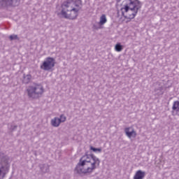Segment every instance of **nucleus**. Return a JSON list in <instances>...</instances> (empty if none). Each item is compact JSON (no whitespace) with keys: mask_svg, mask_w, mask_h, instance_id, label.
Masks as SVG:
<instances>
[{"mask_svg":"<svg viewBox=\"0 0 179 179\" xmlns=\"http://www.w3.org/2000/svg\"><path fill=\"white\" fill-rule=\"evenodd\" d=\"M66 121V116L65 115H60L59 117H55L52 118L50 121V124L52 127H55V128H58L59 125H61L62 122H65Z\"/></svg>","mask_w":179,"mask_h":179,"instance_id":"nucleus-7","label":"nucleus"},{"mask_svg":"<svg viewBox=\"0 0 179 179\" xmlns=\"http://www.w3.org/2000/svg\"><path fill=\"white\" fill-rule=\"evenodd\" d=\"M142 8V3L138 0H127L120 8V12L126 19H134L138 11Z\"/></svg>","mask_w":179,"mask_h":179,"instance_id":"nucleus-2","label":"nucleus"},{"mask_svg":"<svg viewBox=\"0 0 179 179\" xmlns=\"http://www.w3.org/2000/svg\"><path fill=\"white\" fill-rule=\"evenodd\" d=\"M40 167L42 173H48L49 171L48 165L47 164L41 165Z\"/></svg>","mask_w":179,"mask_h":179,"instance_id":"nucleus-16","label":"nucleus"},{"mask_svg":"<svg viewBox=\"0 0 179 179\" xmlns=\"http://www.w3.org/2000/svg\"><path fill=\"white\" fill-rule=\"evenodd\" d=\"M54 66H55V59L52 57H47L41 65V69L51 71Z\"/></svg>","mask_w":179,"mask_h":179,"instance_id":"nucleus-6","label":"nucleus"},{"mask_svg":"<svg viewBox=\"0 0 179 179\" xmlns=\"http://www.w3.org/2000/svg\"><path fill=\"white\" fill-rule=\"evenodd\" d=\"M123 47L121 43H118L115 46V50L117 52H121V50H123Z\"/></svg>","mask_w":179,"mask_h":179,"instance_id":"nucleus-14","label":"nucleus"},{"mask_svg":"<svg viewBox=\"0 0 179 179\" xmlns=\"http://www.w3.org/2000/svg\"><path fill=\"white\" fill-rule=\"evenodd\" d=\"M172 110L176 114H179V101H175L173 103Z\"/></svg>","mask_w":179,"mask_h":179,"instance_id":"nucleus-12","label":"nucleus"},{"mask_svg":"<svg viewBox=\"0 0 179 179\" xmlns=\"http://www.w3.org/2000/svg\"><path fill=\"white\" fill-rule=\"evenodd\" d=\"M31 81V75H30V74H28V75L24 74L23 80H22L23 83H25L26 85H27V83H30Z\"/></svg>","mask_w":179,"mask_h":179,"instance_id":"nucleus-13","label":"nucleus"},{"mask_svg":"<svg viewBox=\"0 0 179 179\" xmlns=\"http://www.w3.org/2000/svg\"><path fill=\"white\" fill-rule=\"evenodd\" d=\"M146 176V173L145 171H142L138 170L136 172V174L134 176V179H143Z\"/></svg>","mask_w":179,"mask_h":179,"instance_id":"nucleus-11","label":"nucleus"},{"mask_svg":"<svg viewBox=\"0 0 179 179\" xmlns=\"http://www.w3.org/2000/svg\"><path fill=\"white\" fill-rule=\"evenodd\" d=\"M78 4L69 2H64L62 5L61 15L65 19L73 20L79 15V10L82 9V1H78Z\"/></svg>","mask_w":179,"mask_h":179,"instance_id":"nucleus-3","label":"nucleus"},{"mask_svg":"<svg viewBox=\"0 0 179 179\" xmlns=\"http://www.w3.org/2000/svg\"><path fill=\"white\" fill-rule=\"evenodd\" d=\"M155 94L157 96H162L164 93L163 91V87H159L158 89L155 90Z\"/></svg>","mask_w":179,"mask_h":179,"instance_id":"nucleus-15","label":"nucleus"},{"mask_svg":"<svg viewBox=\"0 0 179 179\" xmlns=\"http://www.w3.org/2000/svg\"><path fill=\"white\" fill-rule=\"evenodd\" d=\"M10 40H17V35L13 34L9 36Z\"/></svg>","mask_w":179,"mask_h":179,"instance_id":"nucleus-18","label":"nucleus"},{"mask_svg":"<svg viewBox=\"0 0 179 179\" xmlns=\"http://www.w3.org/2000/svg\"><path fill=\"white\" fill-rule=\"evenodd\" d=\"M106 23H107V16L106 15V14H103L99 17V22H98V25L94 24L93 29H94L95 30L103 29V26H104Z\"/></svg>","mask_w":179,"mask_h":179,"instance_id":"nucleus-8","label":"nucleus"},{"mask_svg":"<svg viewBox=\"0 0 179 179\" xmlns=\"http://www.w3.org/2000/svg\"><path fill=\"white\" fill-rule=\"evenodd\" d=\"M100 159L93 154H85L79 160L74 172L79 176L92 174L100 166Z\"/></svg>","mask_w":179,"mask_h":179,"instance_id":"nucleus-1","label":"nucleus"},{"mask_svg":"<svg viewBox=\"0 0 179 179\" xmlns=\"http://www.w3.org/2000/svg\"><path fill=\"white\" fill-rule=\"evenodd\" d=\"M10 162H12V159L9 157L0 152V179H3L6 174L9 173Z\"/></svg>","mask_w":179,"mask_h":179,"instance_id":"nucleus-4","label":"nucleus"},{"mask_svg":"<svg viewBox=\"0 0 179 179\" xmlns=\"http://www.w3.org/2000/svg\"><path fill=\"white\" fill-rule=\"evenodd\" d=\"M28 96L31 99H38L44 93V88L42 85L34 84L27 89Z\"/></svg>","mask_w":179,"mask_h":179,"instance_id":"nucleus-5","label":"nucleus"},{"mask_svg":"<svg viewBox=\"0 0 179 179\" xmlns=\"http://www.w3.org/2000/svg\"><path fill=\"white\" fill-rule=\"evenodd\" d=\"M8 128L11 129V131H13L17 128V126L16 125H12V124H8Z\"/></svg>","mask_w":179,"mask_h":179,"instance_id":"nucleus-19","label":"nucleus"},{"mask_svg":"<svg viewBox=\"0 0 179 179\" xmlns=\"http://www.w3.org/2000/svg\"><path fill=\"white\" fill-rule=\"evenodd\" d=\"M124 133L129 139L131 138H136V131L133 127H126L124 129Z\"/></svg>","mask_w":179,"mask_h":179,"instance_id":"nucleus-10","label":"nucleus"},{"mask_svg":"<svg viewBox=\"0 0 179 179\" xmlns=\"http://www.w3.org/2000/svg\"><path fill=\"white\" fill-rule=\"evenodd\" d=\"M90 150H92V152H94V153H101V152L103 151L101 148H96L93 146L90 147Z\"/></svg>","mask_w":179,"mask_h":179,"instance_id":"nucleus-17","label":"nucleus"},{"mask_svg":"<svg viewBox=\"0 0 179 179\" xmlns=\"http://www.w3.org/2000/svg\"><path fill=\"white\" fill-rule=\"evenodd\" d=\"M19 2H20V0H1L0 8H3V6H8L9 5L16 6V5H19Z\"/></svg>","mask_w":179,"mask_h":179,"instance_id":"nucleus-9","label":"nucleus"}]
</instances>
